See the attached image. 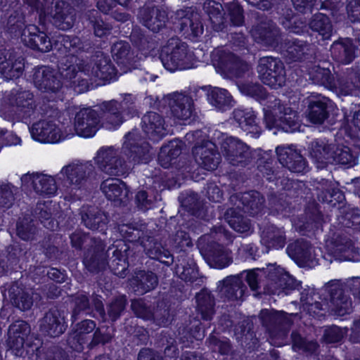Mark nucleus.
<instances>
[{
    "label": "nucleus",
    "mask_w": 360,
    "mask_h": 360,
    "mask_svg": "<svg viewBox=\"0 0 360 360\" xmlns=\"http://www.w3.org/2000/svg\"><path fill=\"white\" fill-rule=\"evenodd\" d=\"M207 96L209 103L219 110H224L231 105V96L224 89L210 87Z\"/></svg>",
    "instance_id": "nucleus-39"
},
{
    "label": "nucleus",
    "mask_w": 360,
    "mask_h": 360,
    "mask_svg": "<svg viewBox=\"0 0 360 360\" xmlns=\"http://www.w3.org/2000/svg\"><path fill=\"white\" fill-rule=\"evenodd\" d=\"M92 170L89 163L71 164L62 168L60 175L66 177L72 190H77L85 184Z\"/></svg>",
    "instance_id": "nucleus-15"
},
{
    "label": "nucleus",
    "mask_w": 360,
    "mask_h": 360,
    "mask_svg": "<svg viewBox=\"0 0 360 360\" xmlns=\"http://www.w3.org/2000/svg\"><path fill=\"white\" fill-rule=\"evenodd\" d=\"M82 221L84 225L92 230H96L103 227L107 222V217L104 213L97 208H89L82 215Z\"/></svg>",
    "instance_id": "nucleus-42"
},
{
    "label": "nucleus",
    "mask_w": 360,
    "mask_h": 360,
    "mask_svg": "<svg viewBox=\"0 0 360 360\" xmlns=\"http://www.w3.org/2000/svg\"><path fill=\"white\" fill-rule=\"evenodd\" d=\"M334 146L323 141H314L311 143L309 155L318 168H323L334 162Z\"/></svg>",
    "instance_id": "nucleus-22"
},
{
    "label": "nucleus",
    "mask_w": 360,
    "mask_h": 360,
    "mask_svg": "<svg viewBox=\"0 0 360 360\" xmlns=\"http://www.w3.org/2000/svg\"><path fill=\"white\" fill-rule=\"evenodd\" d=\"M347 10L352 20L360 22V0H348Z\"/></svg>",
    "instance_id": "nucleus-64"
},
{
    "label": "nucleus",
    "mask_w": 360,
    "mask_h": 360,
    "mask_svg": "<svg viewBox=\"0 0 360 360\" xmlns=\"http://www.w3.org/2000/svg\"><path fill=\"white\" fill-rule=\"evenodd\" d=\"M261 241L268 248H282L285 243L284 231L274 225H269L262 231Z\"/></svg>",
    "instance_id": "nucleus-33"
},
{
    "label": "nucleus",
    "mask_w": 360,
    "mask_h": 360,
    "mask_svg": "<svg viewBox=\"0 0 360 360\" xmlns=\"http://www.w3.org/2000/svg\"><path fill=\"white\" fill-rule=\"evenodd\" d=\"M229 12L231 22L236 26L241 25L243 22V15L241 8L236 4H232L229 6Z\"/></svg>",
    "instance_id": "nucleus-60"
},
{
    "label": "nucleus",
    "mask_w": 360,
    "mask_h": 360,
    "mask_svg": "<svg viewBox=\"0 0 360 360\" xmlns=\"http://www.w3.org/2000/svg\"><path fill=\"white\" fill-rule=\"evenodd\" d=\"M117 249L112 252V259L111 261L110 267H112L115 274L119 276H124V271L127 269L128 264L127 259V250L129 246L124 241L120 240L116 245Z\"/></svg>",
    "instance_id": "nucleus-35"
},
{
    "label": "nucleus",
    "mask_w": 360,
    "mask_h": 360,
    "mask_svg": "<svg viewBox=\"0 0 360 360\" xmlns=\"http://www.w3.org/2000/svg\"><path fill=\"white\" fill-rule=\"evenodd\" d=\"M284 51L294 60H298L307 49V45L302 41H289L284 45Z\"/></svg>",
    "instance_id": "nucleus-53"
},
{
    "label": "nucleus",
    "mask_w": 360,
    "mask_h": 360,
    "mask_svg": "<svg viewBox=\"0 0 360 360\" xmlns=\"http://www.w3.org/2000/svg\"><path fill=\"white\" fill-rule=\"evenodd\" d=\"M30 333V326L23 321H17L8 329L9 345L16 356L23 354L22 349Z\"/></svg>",
    "instance_id": "nucleus-21"
},
{
    "label": "nucleus",
    "mask_w": 360,
    "mask_h": 360,
    "mask_svg": "<svg viewBox=\"0 0 360 360\" xmlns=\"http://www.w3.org/2000/svg\"><path fill=\"white\" fill-rule=\"evenodd\" d=\"M239 201L243 205V210L245 212L255 215L262 210L264 198L259 193L250 191L243 193L239 197Z\"/></svg>",
    "instance_id": "nucleus-36"
},
{
    "label": "nucleus",
    "mask_w": 360,
    "mask_h": 360,
    "mask_svg": "<svg viewBox=\"0 0 360 360\" xmlns=\"http://www.w3.org/2000/svg\"><path fill=\"white\" fill-rule=\"evenodd\" d=\"M276 154L281 164L292 172H303L306 169V162L302 155L292 146H278Z\"/></svg>",
    "instance_id": "nucleus-18"
},
{
    "label": "nucleus",
    "mask_w": 360,
    "mask_h": 360,
    "mask_svg": "<svg viewBox=\"0 0 360 360\" xmlns=\"http://www.w3.org/2000/svg\"><path fill=\"white\" fill-rule=\"evenodd\" d=\"M214 65L233 77H240L248 72V63L240 60L231 53L224 50H216L212 54Z\"/></svg>",
    "instance_id": "nucleus-9"
},
{
    "label": "nucleus",
    "mask_w": 360,
    "mask_h": 360,
    "mask_svg": "<svg viewBox=\"0 0 360 360\" xmlns=\"http://www.w3.org/2000/svg\"><path fill=\"white\" fill-rule=\"evenodd\" d=\"M203 9L210 16L214 24H220L223 21L222 6L221 4L212 0H207L203 5Z\"/></svg>",
    "instance_id": "nucleus-50"
},
{
    "label": "nucleus",
    "mask_w": 360,
    "mask_h": 360,
    "mask_svg": "<svg viewBox=\"0 0 360 360\" xmlns=\"http://www.w3.org/2000/svg\"><path fill=\"white\" fill-rule=\"evenodd\" d=\"M96 330V323L91 320H84L77 323L72 332L70 334L68 343L69 346L77 352H82L84 345L89 344L94 339V333Z\"/></svg>",
    "instance_id": "nucleus-10"
},
{
    "label": "nucleus",
    "mask_w": 360,
    "mask_h": 360,
    "mask_svg": "<svg viewBox=\"0 0 360 360\" xmlns=\"http://www.w3.org/2000/svg\"><path fill=\"white\" fill-rule=\"evenodd\" d=\"M266 273L271 282V284L275 285V288L271 290L273 294L277 292V289L286 288L292 284V278L290 275L283 268L275 264L268 265Z\"/></svg>",
    "instance_id": "nucleus-34"
},
{
    "label": "nucleus",
    "mask_w": 360,
    "mask_h": 360,
    "mask_svg": "<svg viewBox=\"0 0 360 360\" xmlns=\"http://www.w3.org/2000/svg\"><path fill=\"white\" fill-rule=\"evenodd\" d=\"M60 43L68 54L60 62V75L72 83L75 91L81 93L87 87V82L84 79L79 80V72L103 80H110L115 77V68L103 53L97 54L90 64L85 65L82 59L75 55L83 48L79 38L63 36Z\"/></svg>",
    "instance_id": "nucleus-1"
},
{
    "label": "nucleus",
    "mask_w": 360,
    "mask_h": 360,
    "mask_svg": "<svg viewBox=\"0 0 360 360\" xmlns=\"http://www.w3.org/2000/svg\"><path fill=\"white\" fill-rule=\"evenodd\" d=\"M119 231L120 235L130 243L134 241L136 238H139L140 237V232L138 230L126 224L120 226Z\"/></svg>",
    "instance_id": "nucleus-61"
},
{
    "label": "nucleus",
    "mask_w": 360,
    "mask_h": 360,
    "mask_svg": "<svg viewBox=\"0 0 360 360\" xmlns=\"http://www.w3.org/2000/svg\"><path fill=\"white\" fill-rule=\"evenodd\" d=\"M197 308L202 318L210 320L214 314V300L210 294L206 291H202L196 295Z\"/></svg>",
    "instance_id": "nucleus-44"
},
{
    "label": "nucleus",
    "mask_w": 360,
    "mask_h": 360,
    "mask_svg": "<svg viewBox=\"0 0 360 360\" xmlns=\"http://www.w3.org/2000/svg\"><path fill=\"white\" fill-rule=\"evenodd\" d=\"M131 143L124 142V153L127 156L129 162L146 163L150 160V155H148L149 150L148 146L145 147V149H142L139 146L129 147Z\"/></svg>",
    "instance_id": "nucleus-45"
},
{
    "label": "nucleus",
    "mask_w": 360,
    "mask_h": 360,
    "mask_svg": "<svg viewBox=\"0 0 360 360\" xmlns=\"http://www.w3.org/2000/svg\"><path fill=\"white\" fill-rule=\"evenodd\" d=\"M281 108L279 106L278 108H274L272 110H264V121L267 127L271 129L274 126L279 125L277 122L280 120L281 122L286 124L290 127H292V129H295L299 121L297 114L290 108L283 107V115L277 119L275 117V115L277 113V111L281 112Z\"/></svg>",
    "instance_id": "nucleus-25"
},
{
    "label": "nucleus",
    "mask_w": 360,
    "mask_h": 360,
    "mask_svg": "<svg viewBox=\"0 0 360 360\" xmlns=\"http://www.w3.org/2000/svg\"><path fill=\"white\" fill-rule=\"evenodd\" d=\"M224 283L225 287L224 292L228 293V296L231 299H240L243 297L244 290L241 281L236 277H227Z\"/></svg>",
    "instance_id": "nucleus-49"
},
{
    "label": "nucleus",
    "mask_w": 360,
    "mask_h": 360,
    "mask_svg": "<svg viewBox=\"0 0 360 360\" xmlns=\"http://www.w3.org/2000/svg\"><path fill=\"white\" fill-rule=\"evenodd\" d=\"M95 162L103 172L109 175H122L130 167L118 158L117 151L112 147L101 148L95 157Z\"/></svg>",
    "instance_id": "nucleus-8"
},
{
    "label": "nucleus",
    "mask_w": 360,
    "mask_h": 360,
    "mask_svg": "<svg viewBox=\"0 0 360 360\" xmlns=\"http://www.w3.org/2000/svg\"><path fill=\"white\" fill-rule=\"evenodd\" d=\"M134 98L129 94L126 95L123 101L118 103L117 101H112L108 105V112L105 115L103 125L108 129H115L119 127L123 122L122 117L120 115V110L124 111L133 110V103Z\"/></svg>",
    "instance_id": "nucleus-14"
},
{
    "label": "nucleus",
    "mask_w": 360,
    "mask_h": 360,
    "mask_svg": "<svg viewBox=\"0 0 360 360\" xmlns=\"http://www.w3.org/2000/svg\"><path fill=\"white\" fill-rule=\"evenodd\" d=\"M334 162L341 165L352 167L356 164V158L352 154L350 149L347 146H334Z\"/></svg>",
    "instance_id": "nucleus-47"
},
{
    "label": "nucleus",
    "mask_w": 360,
    "mask_h": 360,
    "mask_svg": "<svg viewBox=\"0 0 360 360\" xmlns=\"http://www.w3.org/2000/svg\"><path fill=\"white\" fill-rule=\"evenodd\" d=\"M221 150L225 158L233 165L243 163L249 155L248 146L232 136L223 139Z\"/></svg>",
    "instance_id": "nucleus-11"
},
{
    "label": "nucleus",
    "mask_w": 360,
    "mask_h": 360,
    "mask_svg": "<svg viewBox=\"0 0 360 360\" xmlns=\"http://www.w3.org/2000/svg\"><path fill=\"white\" fill-rule=\"evenodd\" d=\"M8 31L15 36L20 37L25 45L42 52H48L52 48V44L46 34L39 31L37 26L29 25L24 28V18L16 13L11 15L7 21Z\"/></svg>",
    "instance_id": "nucleus-2"
},
{
    "label": "nucleus",
    "mask_w": 360,
    "mask_h": 360,
    "mask_svg": "<svg viewBox=\"0 0 360 360\" xmlns=\"http://www.w3.org/2000/svg\"><path fill=\"white\" fill-rule=\"evenodd\" d=\"M260 318L262 323L266 326L271 324L283 325L288 324V319L283 312H277L269 311L268 309H263L260 313Z\"/></svg>",
    "instance_id": "nucleus-48"
},
{
    "label": "nucleus",
    "mask_w": 360,
    "mask_h": 360,
    "mask_svg": "<svg viewBox=\"0 0 360 360\" xmlns=\"http://www.w3.org/2000/svg\"><path fill=\"white\" fill-rule=\"evenodd\" d=\"M40 329L51 337L58 336L66 329L64 318L57 311H49L41 321Z\"/></svg>",
    "instance_id": "nucleus-26"
},
{
    "label": "nucleus",
    "mask_w": 360,
    "mask_h": 360,
    "mask_svg": "<svg viewBox=\"0 0 360 360\" xmlns=\"http://www.w3.org/2000/svg\"><path fill=\"white\" fill-rule=\"evenodd\" d=\"M331 53L338 60L349 63L354 57V47L350 39H345L341 41L333 43L331 46Z\"/></svg>",
    "instance_id": "nucleus-37"
},
{
    "label": "nucleus",
    "mask_w": 360,
    "mask_h": 360,
    "mask_svg": "<svg viewBox=\"0 0 360 360\" xmlns=\"http://www.w3.org/2000/svg\"><path fill=\"white\" fill-rule=\"evenodd\" d=\"M253 39L258 43L274 45L279 37V31L271 21L261 22L250 31Z\"/></svg>",
    "instance_id": "nucleus-24"
},
{
    "label": "nucleus",
    "mask_w": 360,
    "mask_h": 360,
    "mask_svg": "<svg viewBox=\"0 0 360 360\" xmlns=\"http://www.w3.org/2000/svg\"><path fill=\"white\" fill-rule=\"evenodd\" d=\"M293 347L295 349H303L308 352H314L317 348V343L313 341L306 342L298 335H292Z\"/></svg>",
    "instance_id": "nucleus-59"
},
{
    "label": "nucleus",
    "mask_w": 360,
    "mask_h": 360,
    "mask_svg": "<svg viewBox=\"0 0 360 360\" xmlns=\"http://www.w3.org/2000/svg\"><path fill=\"white\" fill-rule=\"evenodd\" d=\"M176 15L181 31L187 32L190 29L194 37H198L202 33L203 28L199 21L198 15L194 13L191 8L179 10Z\"/></svg>",
    "instance_id": "nucleus-28"
},
{
    "label": "nucleus",
    "mask_w": 360,
    "mask_h": 360,
    "mask_svg": "<svg viewBox=\"0 0 360 360\" xmlns=\"http://www.w3.org/2000/svg\"><path fill=\"white\" fill-rule=\"evenodd\" d=\"M126 304V299L124 296L119 297L112 302L108 309V314L112 320L117 319L124 310Z\"/></svg>",
    "instance_id": "nucleus-55"
},
{
    "label": "nucleus",
    "mask_w": 360,
    "mask_h": 360,
    "mask_svg": "<svg viewBox=\"0 0 360 360\" xmlns=\"http://www.w3.org/2000/svg\"><path fill=\"white\" fill-rule=\"evenodd\" d=\"M233 118L243 131L249 133H259V129L255 121V115L252 111L240 109L235 110Z\"/></svg>",
    "instance_id": "nucleus-40"
},
{
    "label": "nucleus",
    "mask_w": 360,
    "mask_h": 360,
    "mask_svg": "<svg viewBox=\"0 0 360 360\" xmlns=\"http://www.w3.org/2000/svg\"><path fill=\"white\" fill-rule=\"evenodd\" d=\"M33 107V95L28 91L12 90L0 96V113L4 119L11 120L15 115L27 112Z\"/></svg>",
    "instance_id": "nucleus-4"
},
{
    "label": "nucleus",
    "mask_w": 360,
    "mask_h": 360,
    "mask_svg": "<svg viewBox=\"0 0 360 360\" xmlns=\"http://www.w3.org/2000/svg\"><path fill=\"white\" fill-rule=\"evenodd\" d=\"M211 261L215 268L223 269L231 262L229 252L219 247L211 256Z\"/></svg>",
    "instance_id": "nucleus-54"
},
{
    "label": "nucleus",
    "mask_w": 360,
    "mask_h": 360,
    "mask_svg": "<svg viewBox=\"0 0 360 360\" xmlns=\"http://www.w3.org/2000/svg\"><path fill=\"white\" fill-rule=\"evenodd\" d=\"M114 60L120 65L130 69L137 62L136 56L130 50V46L127 42L120 41L113 44L111 49Z\"/></svg>",
    "instance_id": "nucleus-31"
},
{
    "label": "nucleus",
    "mask_w": 360,
    "mask_h": 360,
    "mask_svg": "<svg viewBox=\"0 0 360 360\" xmlns=\"http://www.w3.org/2000/svg\"><path fill=\"white\" fill-rule=\"evenodd\" d=\"M257 72L262 82L271 88L282 86L285 81L283 63L275 58L263 57L259 59Z\"/></svg>",
    "instance_id": "nucleus-6"
},
{
    "label": "nucleus",
    "mask_w": 360,
    "mask_h": 360,
    "mask_svg": "<svg viewBox=\"0 0 360 360\" xmlns=\"http://www.w3.org/2000/svg\"><path fill=\"white\" fill-rule=\"evenodd\" d=\"M191 58L186 44L178 38L169 39L162 49V64L170 72L190 68Z\"/></svg>",
    "instance_id": "nucleus-3"
},
{
    "label": "nucleus",
    "mask_w": 360,
    "mask_h": 360,
    "mask_svg": "<svg viewBox=\"0 0 360 360\" xmlns=\"http://www.w3.org/2000/svg\"><path fill=\"white\" fill-rule=\"evenodd\" d=\"M98 116L94 110L89 108H83L76 115L75 131L80 136L91 137L98 130Z\"/></svg>",
    "instance_id": "nucleus-13"
},
{
    "label": "nucleus",
    "mask_w": 360,
    "mask_h": 360,
    "mask_svg": "<svg viewBox=\"0 0 360 360\" xmlns=\"http://www.w3.org/2000/svg\"><path fill=\"white\" fill-rule=\"evenodd\" d=\"M240 91L242 94L255 97L257 98H262L264 96L263 88L257 84H247L239 86Z\"/></svg>",
    "instance_id": "nucleus-56"
},
{
    "label": "nucleus",
    "mask_w": 360,
    "mask_h": 360,
    "mask_svg": "<svg viewBox=\"0 0 360 360\" xmlns=\"http://www.w3.org/2000/svg\"><path fill=\"white\" fill-rule=\"evenodd\" d=\"M11 292L13 294L11 296V300L16 307L21 310H27L31 308L33 304V299L31 297L33 292L31 289L26 290H20L17 295H15V287H13L11 289Z\"/></svg>",
    "instance_id": "nucleus-46"
},
{
    "label": "nucleus",
    "mask_w": 360,
    "mask_h": 360,
    "mask_svg": "<svg viewBox=\"0 0 360 360\" xmlns=\"http://www.w3.org/2000/svg\"><path fill=\"white\" fill-rule=\"evenodd\" d=\"M140 22L153 32H158L167 20L166 11L155 6H144L139 13Z\"/></svg>",
    "instance_id": "nucleus-17"
},
{
    "label": "nucleus",
    "mask_w": 360,
    "mask_h": 360,
    "mask_svg": "<svg viewBox=\"0 0 360 360\" xmlns=\"http://www.w3.org/2000/svg\"><path fill=\"white\" fill-rule=\"evenodd\" d=\"M16 188L7 183H0V207L8 208L14 201Z\"/></svg>",
    "instance_id": "nucleus-52"
},
{
    "label": "nucleus",
    "mask_w": 360,
    "mask_h": 360,
    "mask_svg": "<svg viewBox=\"0 0 360 360\" xmlns=\"http://www.w3.org/2000/svg\"><path fill=\"white\" fill-rule=\"evenodd\" d=\"M193 153L196 162L207 170L215 169L219 163V154L216 152V145L212 141H207L195 146Z\"/></svg>",
    "instance_id": "nucleus-16"
},
{
    "label": "nucleus",
    "mask_w": 360,
    "mask_h": 360,
    "mask_svg": "<svg viewBox=\"0 0 360 360\" xmlns=\"http://www.w3.org/2000/svg\"><path fill=\"white\" fill-rule=\"evenodd\" d=\"M105 197L114 202H123L128 197V189L124 183L118 179H108L101 185Z\"/></svg>",
    "instance_id": "nucleus-27"
},
{
    "label": "nucleus",
    "mask_w": 360,
    "mask_h": 360,
    "mask_svg": "<svg viewBox=\"0 0 360 360\" xmlns=\"http://www.w3.org/2000/svg\"><path fill=\"white\" fill-rule=\"evenodd\" d=\"M311 30L317 32L323 39H328L333 33V27L329 18L323 13H317L313 16L309 23Z\"/></svg>",
    "instance_id": "nucleus-43"
},
{
    "label": "nucleus",
    "mask_w": 360,
    "mask_h": 360,
    "mask_svg": "<svg viewBox=\"0 0 360 360\" xmlns=\"http://www.w3.org/2000/svg\"><path fill=\"white\" fill-rule=\"evenodd\" d=\"M142 128L148 138L154 141H158L167 134L164 119L153 112H148L143 117Z\"/></svg>",
    "instance_id": "nucleus-20"
},
{
    "label": "nucleus",
    "mask_w": 360,
    "mask_h": 360,
    "mask_svg": "<svg viewBox=\"0 0 360 360\" xmlns=\"http://www.w3.org/2000/svg\"><path fill=\"white\" fill-rule=\"evenodd\" d=\"M131 309L137 316L143 319H150L153 317L151 311L146 307L145 303L141 300H133Z\"/></svg>",
    "instance_id": "nucleus-58"
},
{
    "label": "nucleus",
    "mask_w": 360,
    "mask_h": 360,
    "mask_svg": "<svg viewBox=\"0 0 360 360\" xmlns=\"http://www.w3.org/2000/svg\"><path fill=\"white\" fill-rule=\"evenodd\" d=\"M345 332L339 327L333 326L325 332V338L328 342H337L344 336Z\"/></svg>",
    "instance_id": "nucleus-63"
},
{
    "label": "nucleus",
    "mask_w": 360,
    "mask_h": 360,
    "mask_svg": "<svg viewBox=\"0 0 360 360\" xmlns=\"http://www.w3.org/2000/svg\"><path fill=\"white\" fill-rule=\"evenodd\" d=\"M309 74L311 75L312 79L321 83L328 82L330 76V70L327 68L316 67L312 69Z\"/></svg>",
    "instance_id": "nucleus-62"
},
{
    "label": "nucleus",
    "mask_w": 360,
    "mask_h": 360,
    "mask_svg": "<svg viewBox=\"0 0 360 360\" xmlns=\"http://www.w3.org/2000/svg\"><path fill=\"white\" fill-rule=\"evenodd\" d=\"M229 226L239 233H248L251 230L249 221L245 219L235 208L229 209L225 214Z\"/></svg>",
    "instance_id": "nucleus-41"
},
{
    "label": "nucleus",
    "mask_w": 360,
    "mask_h": 360,
    "mask_svg": "<svg viewBox=\"0 0 360 360\" xmlns=\"http://www.w3.org/2000/svg\"><path fill=\"white\" fill-rule=\"evenodd\" d=\"M22 184L32 186L34 191L41 195L53 196L57 191V186L53 176L39 174H26L21 177Z\"/></svg>",
    "instance_id": "nucleus-12"
},
{
    "label": "nucleus",
    "mask_w": 360,
    "mask_h": 360,
    "mask_svg": "<svg viewBox=\"0 0 360 360\" xmlns=\"http://www.w3.org/2000/svg\"><path fill=\"white\" fill-rule=\"evenodd\" d=\"M328 308L335 314L344 316L352 311L351 299L345 294L342 289L333 290L328 302Z\"/></svg>",
    "instance_id": "nucleus-30"
},
{
    "label": "nucleus",
    "mask_w": 360,
    "mask_h": 360,
    "mask_svg": "<svg viewBox=\"0 0 360 360\" xmlns=\"http://www.w3.org/2000/svg\"><path fill=\"white\" fill-rule=\"evenodd\" d=\"M42 13V17L49 18L53 25L62 30L72 27L76 20L75 9L62 0H51Z\"/></svg>",
    "instance_id": "nucleus-5"
},
{
    "label": "nucleus",
    "mask_w": 360,
    "mask_h": 360,
    "mask_svg": "<svg viewBox=\"0 0 360 360\" xmlns=\"http://www.w3.org/2000/svg\"><path fill=\"white\" fill-rule=\"evenodd\" d=\"M176 273L181 279L185 281H192L198 276V271L195 265L190 264L188 266H178Z\"/></svg>",
    "instance_id": "nucleus-57"
},
{
    "label": "nucleus",
    "mask_w": 360,
    "mask_h": 360,
    "mask_svg": "<svg viewBox=\"0 0 360 360\" xmlns=\"http://www.w3.org/2000/svg\"><path fill=\"white\" fill-rule=\"evenodd\" d=\"M169 105L173 115L186 121L193 115V103L191 97L182 94H174L169 97Z\"/></svg>",
    "instance_id": "nucleus-23"
},
{
    "label": "nucleus",
    "mask_w": 360,
    "mask_h": 360,
    "mask_svg": "<svg viewBox=\"0 0 360 360\" xmlns=\"http://www.w3.org/2000/svg\"><path fill=\"white\" fill-rule=\"evenodd\" d=\"M330 100L325 96H318L310 101L309 104V120L315 124H321L328 117L327 108Z\"/></svg>",
    "instance_id": "nucleus-32"
},
{
    "label": "nucleus",
    "mask_w": 360,
    "mask_h": 360,
    "mask_svg": "<svg viewBox=\"0 0 360 360\" xmlns=\"http://www.w3.org/2000/svg\"><path fill=\"white\" fill-rule=\"evenodd\" d=\"M138 285L141 289V292L149 291L157 285L158 279L152 272L141 271L136 275Z\"/></svg>",
    "instance_id": "nucleus-51"
},
{
    "label": "nucleus",
    "mask_w": 360,
    "mask_h": 360,
    "mask_svg": "<svg viewBox=\"0 0 360 360\" xmlns=\"http://www.w3.org/2000/svg\"><path fill=\"white\" fill-rule=\"evenodd\" d=\"M181 153V143L179 141H172L163 146L158 155V161L160 165L165 168L169 167L173 161Z\"/></svg>",
    "instance_id": "nucleus-38"
},
{
    "label": "nucleus",
    "mask_w": 360,
    "mask_h": 360,
    "mask_svg": "<svg viewBox=\"0 0 360 360\" xmlns=\"http://www.w3.org/2000/svg\"><path fill=\"white\" fill-rule=\"evenodd\" d=\"M24 64L20 58L7 53H0V72L6 79L18 77L22 72Z\"/></svg>",
    "instance_id": "nucleus-29"
},
{
    "label": "nucleus",
    "mask_w": 360,
    "mask_h": 360,
    "mask_svg": "<svg viewBox=\"0 0 360 360\" xmlns=\"http://www.w3.org/2000/svg\"><path fill=\"white\" fill-rule=\"evenodd\" d=\"M32 136L37 141L44 143H57L72 135L63 124L56 125L49 121H39L32 127Z\"/></svg>",
    "instance_id": "nucleus-7"
},
{
    "label": "nucleus",
    "mask_w": 360,
    "mask_h": 360,
    "mask_svg": "<svg viewBox=\"0 0 360 360\" xmlns=\"http://www.w3.org/2000/svg\"><path fill=\"white\" fill-rule=\"evenodd\" d=\"M33 79L36 87L41 91L55 92L61 86L58 73L49 67L37 68L34 73Z\"/></svg>",
    "instance_id": "nucleus-19"
}]
</instances>
